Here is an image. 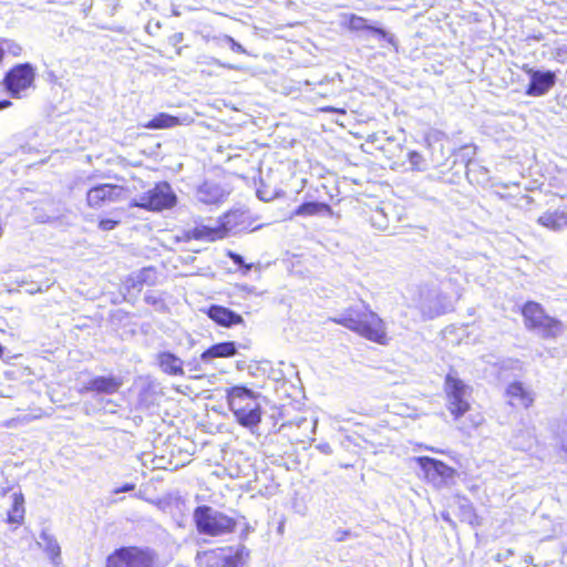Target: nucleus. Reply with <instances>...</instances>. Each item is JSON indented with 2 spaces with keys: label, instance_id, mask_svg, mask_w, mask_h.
Returning <instances> with one entry per match:
<instances>
[{
  "label": "nucleus",
  "instance_id": "nucleus-1",
  "mask_svg": "<svg viewBox=\"0 0 567 567\" xmlns=\"http://www.w3.org/2000/svg\"><path fill=\"white\" fill-rule=\"evenodd\" d=\"M330 320L373 343L386 346L390 341L385 322L369 308L364 310L349 308L341 317Z\"/></svg>",
  "mask_w": 567,
  "mask_h": 567
},
{
  "label": "nucleus",
  "instance_id": "nucleus-2",
  "mask_svg": "<svg viewBox=\"0 0 567 567\" xmlns=\"http://www.w3.org/2000/svg\"><path fill=\"white\" fill-rule=\"evenodd\" d=\"M525 328L539 333L544 339H557L565 330L564 323L547 313L542 303L528 300L520 307Z\"/></svg>",
  "mask_w": 567,
  "mask_h": 567
},
{
  "label": "nucleus",
  "instance_id": "nucleus-3",
  "mask_svg": "<svg viewBox=\"0 0 567 567\" xmlns=\"http://www.w3.org/2000/svg\"><path fill=\"white\" fill-rule=\"evenodd\" d=\"M193 520L197 533L209 537L233 534L238 527V522L235 517L216 511L208 505L195 507Z\"/></svg>",
  "mask_w": 567,
  "mask_h": 567
},
{
  "label": "nucleus",
  "instance_id": "nucleus-4",
  "mask_svg": "<svg viewBox=\"0 0 567 567\" xmlns=\"http://www.w3.org/2000/svg\"><path fill=\"white\" fill-rule=\"evenodd\" d=\"M256 398L255 393L244 385L231 386L226 392L229 410L236 421L245 427L251 429L261 422L262 411L260 405L258 403L244 404L245 400H255Z\"/></svg>",
  "mask_w": 567,
  "mask_h": 567
},
{
  "label": "nucleus",
  "instance_id": "nucleus-5",
  "mask_svg": "<svg viewBox=\"0 0 567 567\" xmlns=\"http://www.w3.org/2000/svg\"><path fill=\"white\" fill-rule=\"evenodd\" d=\"M105 567H163L155 550L127 545L115 548L105 560Z\"/></svg>",
  "mask_w": 567,
  "mask_h": 567
},
{
  "label": "nucleus",
  "instance_id": "nucleus-6",
  "mask_svg": "<svg viewBox=\"0 0 567 567\" xmlns=\"http://www.w3.org/2000/svg\"><path fill=\"white\" fill-rule=\"evenodd\" d=\"M444 394L446 399V410L453 420L457 421L468 413L472 409L471 394L472 389L457 375L447 373L444 378Z\"/></svg>",
  "mask_w": 567,
  "mask_h": 567
},
{
  "label": "nucleus",
  "instance_id": "nucleus-7",
  "mask_svg": "<svg viewBox=\"0 0 567 567\" xmlns=\"http://www.w3.org/2000/svg\"><path fill=\"white\" fill-rule=\"evenodd\" d=\"M177 203V197L171 185L165 182H157L146 190L140 198L130 202V208H141L146 212H163L173 208Z\"/></svg>",
  "mask_w": 567,
  "mask_h": 567
},
{
  "label": "nucleus",
  "instance_id": "nucleus-8",
  "mask_svg": "<svg viewBox=\"0 0 567 567\" xmlns=\"http://www.w3.org/2000/svg\"><path fill=\"white\" fill-rule=\"evenodd\" d=\"M37 69L30 62L12 65L3 75L1 85L13 99H21L34 87Z\"/></svg>",
  "mask_w": 567,
  "mask_h": 567
},
{
  "label": "nucleus",
  "instance_id": "nucleus-9",
  "mask_svg": "<svg viewBox=\"0 0 567 567\" xmlns=\"http://www.w3.org/2000/svg\"><path fill=\"white\" fill-rule=\"evenodd\" d=\"M126 187L120 184L103 183L92 186L85 195L87 207L104 213L112 204L124 199Z\"/></svg>",
  "mask_w": 567,
  "mask_h": 567
},
{
  "label": "nucleus",
  "instance_id": "nucleus-10",
  "mask_svg": "<svg viewBox=\"0 0 567 567\" xmlns=\"http://www.w3.org/2000/svg\"><path fill=\"white\" fill-rule=\"evenodd\" d=\"M414 461L422 470L424 478L434 485L446 484L457 474L454 467L447 465L441 460L430 456H417Z\"/></svg>",
  "mask_w": 567,
  "mask_h": 567
},
{
  "label": "nucleus",
  "instance_id": "nucleus-11",
  "mask_svg": "<svg viewBox=\"0 0 567 567\" xmlns=\"http://www.w3.org/2000/svg\"><path fill=\"white\" fill-rule=\"evenodd\" d=\"M229 234V227L225 220V217L219 218L215 225H206L197 223L192 229L185 233V237L188 240L198 241H217L224 239Z\"/></svg>",
  "mask_w": 567,
  "mask_h": 567
},
{
  "label": "nucleus",
  "instance_id": "nucleus-12",
  "mask_svg": "<svg viewBox=\"0 0 567 567\" xmlns=\"http://www.w3.org/2000/svg\"><path fill=\"white\" fill-rule=\"evenodd\" d=\"M124 384V380L120 375H95L91 378L87 383L84 384L81 392L82 393H94V394H104L112 395L120 392Z\"/></svg>",
  "mask_w": 567,
  "mask_h": 567
},
{
  "label": "nucleus",
  "instance_id": "nucleus-13",
  "mask_svg": "<svg viewBox=\"0 0 567 567\" xmlns=\"http://www.w3.org/2000/svg\"><path fill=\"white\" fill-rule=\"evenodd\" d=\"M507 404L512 408L529 409L535 402L534 393L520 381H513L505 389Z\"/></svg>",
  "mask_w": 567,
  "mask_h": 567
},
{
  "label": "nucleus",
  "instance_id": "nucleus-14",
  "mask_svg": "<svg viewBox=\"0 0 567 567\" xmlns=\"http://www.w3.org/2000/svg\"><path fill=\"white\" fill-rule=\"evenodd\" d=\"M530 81L526 87V94L529 96H542L546 94L556 83V74L553 71L526 70Z\"/></svg>",
  "mask_w": 567,
  "mask_h": 567
},
{
  "label": "nucleus",
  "instance_id": "nucleus-15",
  "mask_svg": "<svg viewBox=\"0 0 567 567\" xmlns=\"http://www.w3.org/2000/svg\"><path fill=\"white\" fill-rule=\"evenodd\" d=\"M207 316L218 326L224 328H230L233 326H238L244 323V318L230 310L229 308H226L224 306L219 305H212L207 309Z\"/></svg>",
  "mask_w": 567,
  "mask_h": 567
},
{
  "label": "nucleus",
  "instance_id": "nucleus-16",
  "mask_svg": "<svg viewBox=\"0 0 567 567\" xmlns=\"http://www.w3.org/2000/svg\"><path fill=\"white\" fill-rule=\"evenodd\" d=\"M156 362L159 370L167 375L182 377L184 374V362L173 352H158Z\"/></svg>",
  "mask_w": 567,
  "mask_h": 567
},
{
  "label": "nucleus",
  "instance_id": "nucleus-17",
  "mask_svg": "<svg viewBox=\"0 0 567 567\" xmlns=\"http://www.w3.org/2000/svg\"><path fill=\"white\" fill-rule=\"evenodd\" d=\"M347 28L351 31H369L380 39L386 40L389 43H394V38L390 35L384 29L369 25L365 18L357 16V14H349L347 17Z\"/></svg>",
  "mask_w": 567,
  "mask_h": 567
},
{
  "label": "nucleus",
  "instance_id": "nucleus-18",
  "mask_svg": "<svg viewBox=\"0 0 567 567\" xmlns=\"http://www.w3.org/2000/svg\"><path fill=\"white\" fill-rule=\"evenodd\" d=\"M238 353L237 344L234 341H224L218 342L209 348H207L205 351L200 354V360L203 362H210L214 359H226V358H233Z\"/></svg>",
  "mask_w": 567,
  "mask_h": 567
},
{
  "label": "nucleus",
  "instance_id": "nucleus-19",
  "mask_svg": "<svg viewBox=\"0 0 567 567\" xmlns=\"http://www.w3.org/2000/svg\"><path fill=\"white\" fill-rule=\"evenodd\" d=\"M333 214L329 204L322 202H306L299 205L292 213L293 216H331Z\"/></svg>",
  "mask_w": 567,
  "mask_h": 567
},
{
  "label": "nucleus",
  "instance_id": "nucleus-20",
  "mask_svg": "<svg viewBox=\"0 0 567 567\" xmlns=\"http://www.w3.org/2000/svg\"><path fill=\"white\" fill-rule=\"evenodd\" d=\"M220 567H240L249 557V550L244 546H226Z\"/></svg>",
  "mask_w": 567,
  "mask_h": 567
},
{
  "label": "nucleus",
  "instance_id": "nucleus-21",
  "mask_svg": "<svg viewBox=\"0 0 567 567\" xmlns=\"http://www.w3.org/2000/svg\"><path fill=\"white\" fill-rule=\"evenodd\" d=\"M24 513V497L21 492H16L12 494V504L7 513L6 522L18 527L23 524Z\"/></svg>",
  "mask_w": 567,
  "mask_h": 567
},
{
  "label": "nucleus",
  "instance_id": "nucleus-22",
  "mask_svg": "<svg viewBox=\"0 0 567 567\" xmlns=\"http://www.w3.org/2000/svg\"><path fill=\"white\" fill-rule=\"evenodd\" d=\"M537 223L550 230L567 226V214L563 210H547L537 218Z\"/></svg>",
  "mask_w": 567,
  "mask_h": 567
},
{
  "label": "nucleus",
  "instance_id": "nucleus-23",
  "mask_svg": "<svg viewBox=\"0 0 567 567\" xmlns=\"http://www.w3.org/2000/svg\"><path fill=\"white\" fill-rule=\"evenodd\" d=\"M224 547L200 550L196 554L195 561L198 567H220Z\"/></svg>",
  "mask_w": 567,
  "mask_h": 567
},
{
  "label": "nucleus",
  "instance_id": "nucleus-24",
  "mask_svg": "<svg viewBox=\"0 0 567 567\" xmlns=\"http://www.w3.org/2000/svg\"><path fill=\"white\" fill-rule=\"evenodd\" d=\"M181 124V120L177 116H173L167 113H158L152 120L143 124L144 128L147 130H164L172 128Z\"/></svg>",
  "mask_w": 567,
  "mask_h": 567
},
{
  "label": "nucleus",
  "instance_id": "nucleus-25",
  "mask_svg": "<svg viewBox=\"0 0 567 567\" xmlns=\"http://www.w3.org/2000/svg\"><path fill=\"white\" fill-rule=\"evenodd\" d=\"M460 516H461V522H464L471 526L481 525L482 519H481L480 515L476 513V511L472 504L463 505L460 508Z\"/></svg>",
  "mask_w": 567,
  "mask_h": 567
},
{
  "label": "nucleus",
  "instance_id": "nucleus-26",
  "mask_svg": "<svg viewBox=\"0 0 567 567\" xmlns=\"http://www.w3.org/2000/svg\"><path fill=\"white\" fill-rule=\"evenodd\" d=\"M121 224V218L117 217H102L97 221L99 229L110 231L115 229Z\"/></svg>",
  "mask_w": 567,
  "mask_h": 567
},
{
  "label": "nucleus",
  "instance_id": "nucleus-27",
  "mask_svg": "<svg viewBox=\"0 0 567 567\" xmlns=\"http://www.w3.org/2000/svg\"><path fill=\"white\" fill-rule=\"evenodd\" d=\"M228 257L233 260L235 265L243 269L244 275H247L251 270L252 264H246L240 255L230 251L228 252Z\"/></svg>",
  "mask_w": 567,
  "mask_h": 567
},
{
  "label": "nucleus",
  "instance_id": "nucleus-28",
  "mask_svg": "<svg viewBox=\"0 0 567 567\" xmlns=\"http://www.w3.org/2000/svg\"><path fill=\"white\" fill-rule=\"evenodd\" d=\"M408 157H409L411 167L413 169H415V171L422 169L424 159H423V156L419 152L411 151V152H409Z\"/></svg>",
  "mask_w": 567,
  "mask_h": 567
},
{
  "label": "nucleus",
  "instance_id": "nucleus-29",
  "mask_svg": "<svg viewBox=\"0 0 567 567\" xmlns=\"http://www.w3.org/2000/svg\"><path fill=\"white\" fill-rule=\"evenodd\" d=\"M6 42V50L10 55L18 58L22 55L23 48L21 44L13 42V41H4Z\"/></svg>",
  "mask_w": 567,
  "mask_h": 567
},
{
  "label": "nucleus",
  "instance_id": "nucleus-30",
  "mask_svg": "<svg viewBox=\"0 0 567 567\" xmlns=\"http://www.w3.org/2000/svg\"><path fill=\"white\" fill-rule=\"evenodd\" d=\"M45 553L52 561H55L61 555V549L55 542H49L45 547Z\"/></svg>",
  "mask_w": 567,
  "mask_h": 567
},
{
  "label": "nucleus",
  "instance_id": "nucleus-31",
  "mask_svg": "<svg viewBox=\"0 0 567 567\" xmlns=\"http://www.w3.org/2000/svg\"><path fill=\"white\" fill-rule=\"evenodd\" d=\"M225 40L228 43L231 51L241 53V54H247L246 49L240 43H238L234 38L227 35L225 38Z\"/></svg>",
  "mask_w": 567,
  "mask_h": 567
},
{
  "label": "nucleus",
  "instance_id": "nucleus-32",
  "mask_svg": "<svg viewBox=\"0 0 567 567\" xmlns=\"http://www.w3.org/2000/svg\"><path fill=\"white\" fill-rule=\"evenodd\" d=\"M319 112L322 113H337V114H346L344 107H336V106H322L319 109Z\"/></svg>",
  "mask_w": 567,
  "mask_h": 567
},
{
  "label": "nucleus",
  "instance_id": "nucleus-33",
  "mask_svg": "<svg viewBox=\"0 0 567 567\" xmlns=\"http://www.w3.org/2000/svg\"><path fill=\"white\" fill-rule=\"evenodd\" d=\"M135 489V485L133 483H125L121 487H117L114 493H122V492H131Z\"/></svg>",
  "mask_w": 567,
  "mask_h": 567
},
{
  "label": "nucleus",
  "instance_id": "nucleus-34",
  "mask_svg": "<svg viewBox=\"0 0 567 567\" xmlns=\"http://www.w3.org/2000/svg\"><path fill=\"white\" fill-rule=\"evenodd\" d=\"M145 301L150 305H157V303H162V300L155 296H145Z\"/></svg>",
  "mask_w": 567,
  "mask_h": 567
},
{
  "label": "nucleus",
  "instance_id": "nucleus-35",
  "mask_svg": "<svg viewBox=\"0 0 567 567\" xmlns=\"http://www.w3.org/2000/svg\"><path fill=\"white\" fill-rule=\"evenodd\" d=\"M11 104L12 103L9 100H2L0 101V110L9 107Z\"/></svg>",
  "mask_w": 567,
  "mask_h": 567
},
{
  "label": "nucleus",
  "instance_id": "nucleus-36",
  "mask_svg": "<svg viewBox=\"0 0 567 567\" xmlns=\"http://www.w3.org/2000/svg\"><path fill=\"white\" fill-rule=\"evenodd\" d=\"M17 424V420L16 419H11V420H8L4 425L6 426H13Z\"/></svg>",
  "mask_w": 567,
  "mask_h": 567
},
{
  "label": "nucleus",
  "instance_id": "nucleus-37",
  "mask_svg": "<svg viewBox=\"0 0 567 567\" xmlns=\"http://www.w3.org/2000/svg\"><path fill=\"white\" fill-rule=\"evenodd\" d=\"M123 209L122 208H115L113 210H111L112 215H117L118 213H121Z\"/></svg>",
  "mask_w": 567,
  "mask_h": 567
},
{
  "label": "nucleus",
  "instance_id": "nucleus-38",
  "mask_svg": "<svg viewBox=\"0 0 567 567\" xmlns=\"http://www.w3.org/2000/svg\"><path fill=\"white\" fill-rule=\"evenodd\" d=\"M3 355V347L0 344V359L2 358Z\"/></svg>",
  "mask_w": 567,
  "mask_h": 567
},
{
  "label": "nucleus",
  "instance_id": "nucleus-39",
  "mask_svg": "<svg viewBox=\"0 0 567 567\" xmlns=\"http://www.w3.org/2000/svg\"><path fill=\"white\" fill-rule=\"evenodd\" d=\"M425 450L431 451V452H435V450L433 447H431V446H426Z\"/></svg>",
  "mask_w": 567,
  "mask_h": 567
},
{
  "label": "nucleus",
  "instance_id": "nucleus-40",
  "mask_svg": "<svg viewBox=\"0 0 567 567\" xmlns=\"http://www.w3.org/2000/svg\"><path fill=\"white\" fill-rule=\"evenodd\" d=\"M63 2L64 3H71L72 1L71 0H64Z\"/></svg>",
  "mask_w": 567,
  "mask_h": 567
}]
</instances>
